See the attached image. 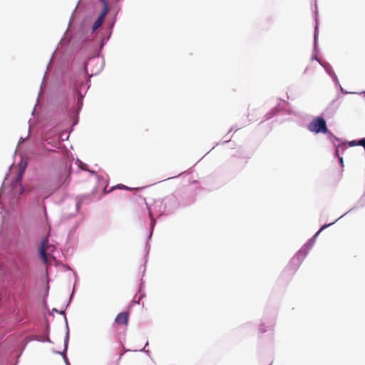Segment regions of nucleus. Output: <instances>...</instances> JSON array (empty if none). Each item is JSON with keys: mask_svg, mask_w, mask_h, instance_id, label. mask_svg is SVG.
Returning <instances> with one entry per match:
<instances>
[{"mask_svg": "<svg viewBox=\"0 0 365 365\" xmlns=\"http://www.w3.org/2000/svg\"><path fill=\"white\" fill-rule=\"evenodd\" d=\"M335 222L332 223H329L327 225H324L320 230L314 235V237L309 240L307 244H305L300 250L295 255V256L292 259V263L295 264L296 265H299L301 262L303 261V259L307 256L308 252L311 250V248L313 247L316 238L319 236V233L324 230V229L327 228L332 224H334Z\"/></svg>", "mask_w": 365, "mask_h": 365, "instance_id": "obj_1", "label": "nucleus"}, {"mask_svg": "<svg viewBox=\"0 0 365 365\" xmlns=\"http://www.w3.org/2000/svg\"><path fill=\"white\" fill-rule=\"evenodd\" d=\"M335 222L332 223H329L327 225H324L320 230L314 235V237L309 240L307 244H305L300 250L295 255V256L292 259V263L295 264L296 265H299L301 262L303 261V259L307 256L308 252L311 250V248L313 247L316 238L319 236V233L324 230V229L327 228L332 224H334Z\"/></svg>", "mask_w": 365, "mask_h": 365, "instance_id": "obj_2", "label": "nucleus"}, {"mask_svg": "<svg viewBox=\"0 0 365 365\" xmlns=\"http://www.w3.org/2000/svg\"><path fill=\"white\" fill-rule=\"evenodd\" d=\"M309 131L315 133H326L328 131L326 121L322 118L314 119L308 125Z\"/></svg>", "mask_w": 365, "mask_h": 365, "instance_id": "obj_3", "label": "nucleus"}, {"mask_svg": "<svg viewBox=\"0 0 365 365\" xmlns=\"http://www.w3.org/2000/svg\"><path fill=\"white\" fill-rule=\"evenodd\" d=\"M100 1L103 5V9H102L101 15L98 16V18L97 19V20L94 22V24L93 25L92 29L93 31H95L99 27L101 26V25L104 21V18L107 15V14L108 13V11H109L108 1L107 0H100Z\"/></svg>", "mask_w": 365, "mask_h": 365, "instance_id": "obj_4", "label": "nucleus"}, {"mask_svg": "<svg viewBox=\"0 0 365 365\" xmlns=\"http://www.w3.org/2000/svg\"><path fill=\"white\" fill-rule=\"evenodd\" d=\"M51 247L48 245L47 239L43 240L41 246L39 248V255L43 262L45 264H48V256L47 255V251L51 250Z\"/></svg>", "mask_w": 365, "mask_h": 365, "instance_id": "obj_5", "label": "nucleus"}, {"mask_svg": "<svg viewBox=\"0 0 365 365\" xmlns=\"http://www.w3.org/2000/svg\"><path fill=\"white\" fill-rule=\"evenodd\" d=\"M318 62L325 69L326 72L330 76V77L333 79L335 84L336 86H338L339 87L340 90L343 92V88L341 86V85L339 84L337 76H336L334 72L332 71L331 66L328 63L322 61L321 60H318Z\"/></svg>", "mask_w": 365, "mask_h": 365, "instance_id": "obj_6", "label": "nucleus"}, {"mask_svg": "<svg viewBox=\"0 0 365 365\" xmlns=\"http://www.w3.org/2000/svg\"><path fill=\"white\" fill-rule=\"evenodd\" d=\"M128 318H129V312H123L119 313L116 316V317L115 319V322L120 325L127 326L128 324Z\"/></svg>", "mask_w": 365, "mask_h": 365, "instance_id": "obj_7", "label": "nucleus"}, {"mask_svg": "<svg viewBox=\"0 0 365 365\" xmlns=\"http://www.w3.org/2000/svg\"><path fill=\"white\" fill-rule=\"evenodd\" d=\"M336 142H339V140L336 138H334V139L332 140V143L336 147L334 155L339 156L344 153V150L346 148V146L345 143H339L338 145H336Z\"/></svg>", "mask_w": 365, "mask_h": 365, "instance_id": "obj_8", "label": "nucleus"}, {"mask_svg": "<svg viewBox=\"0 0 365 365\" xmlns=\"http://www.w3.org/2000/svg\"><path fill=\"white\" fill-rule=\"evenodd\" d=\"M315 21H316V25H315V29H314V48H316L317 39V35H318V22H317V16H315Z\"/></svg>", "mask_w": 365, "mask_h": 365, "instance_id": "obj_9", "label": "nucleus"}, {"mask_svg": "<svg viewBox=\"0 0 365 365\" xmlns=\"http://www.w3.org/2000/svg\"><path fill=\"white\" fill-rule=\"evenodd\" d=\"M69 182H70V174H68L65 180L63 182V185L65 184L66 185H67L69 183Z\"/></svg>", "mask_w": 365, "mask_h": 365, "instance_id": "obj_10", "label": "nucleus"}, {"mask_svg": "<svg viewBox=\"0 0 365 365\" xmlns=\"http://www.w3.org/2000/svg\"><path fill=\"white\" fill-rule=\"evenodd\" d=\"M338 158H339V163H340V165L341 167L344 166V162H343V158L341 155H339V156H336Z\"/></svg>", "mask_w": 365, "mask_h": 365, "instance_id": "obj_11", "label": "nucleus"}, {"mask_svg": "<svg viewBox=\"0 0 365 365\" xmlns=\"http://www.w3.org/2000/svg\"><path fill=\"white\" fill-rule=\"evenodd\" d=\"M349 144L350 146H354V145H358V142H356V141H351V142L349 143Z\"/></svg>", "mask_w": 365, "mask_h": 365, "instance_id": "obj_12", "label": "nucleus"}, {"mask_svg": "<svg viewBox=\"0 0 365 365\" xmlns=\"http://www.w3.org/2000/svg\"><path fill=\"white\" fill-rule=\"evenodd\" d=\"M118 187L121 188V189H125V190H130V188H128V187H126L125 185H118Z\"/></svg>", "mask_w": 365, "mask_h": 365, "instance_id": "obj_13", "label": "nucleus"}, {"mask_svg": "<svg viewBox=\"0 0 365 365\" xmlns=\"http://www.w3.org/2000/svg\"><path fill=\"white\" fill-rule=\"evenodd\" d=\"M16 180H17V181H19V182L21 180V173H20V174L17 176V178H16Z\"/></svg>", "mask_w": 365, "mask_h": 365, "instance_id": "obj_14", "label": "nucleus"}, {"mask_svg": "<svg viewBox=\"0 0 365 365\" xmlns=\"http://www.w3.org/2000/svg\"><path fill=\"white\" fill-rule=\"evenodd\" d=\"M68 340V332H67L66 336V348L67 347V341Z\"/></svg>", "mask_w": 365, "mask_h": 365, "instance_id": "obj_15", "label": "nucleus"}, {"mask_svg": "<svg viewBox=\"0 0 365 365\" xmlns=\"http://www.w3.org/2000/svg\"><path fill=\"white\" fill-rule=\"evenodd\" d=\"M312 59V60H316L317 61H318V60H320L319 58H317V56L316 55H313Z\"/></svg>", "mask_w": 365, "mask_h": 365, "instance_id": "obj_16", "label": "nucleus"}, {"mask_svg": "<svg viewBox=\"0 0 365 365\" xmlns=\"http://www.w3.org/2000/svg\"><path fill=\"white\" fill-rule=\"evenodd\" d=\"M361 203H362L363 205H364V204H365V196H364V197H361Z\"/></svg>", "mask_w": 365, "mask_h": 365, "instance_id": "obj_17", "label": "nucleus"}]
</instances>
